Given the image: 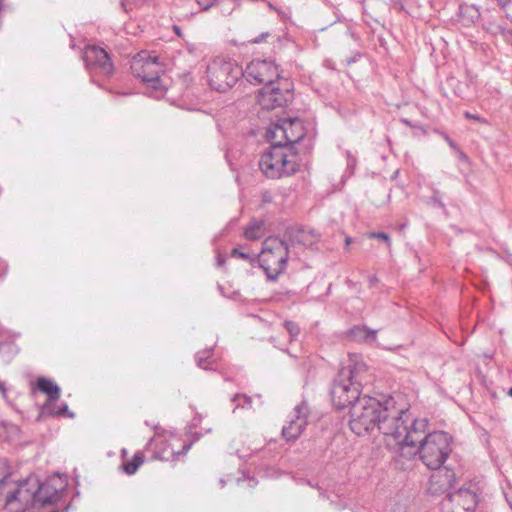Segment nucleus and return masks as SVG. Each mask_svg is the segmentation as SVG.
Returning a JSON list of instances; mask_svg holds the SVG:
<instances>
[{
    "label": "nucleus",
    "instance_id": "a18cd8bd",
    "mask_svg": "<svg viewBox=\"0 0 512 512\" xmlns=\"http://www.w3.org/2000/svg\"><path fill=\"white\" fill-rule=\"evenodd\" d=\"M510 396H512V387L509 389V393H508Z\"/></svg>",
    "mask_w": 512,
    "mask_h": 512
},
{
    "label": "nucleus",
    "instance_id": "c9c22d12",
    "mask_svg": "<svg viewBox=\"0 0 512 512\" xmlns=\"http://www.w3.org/2000/svg\"><path fill=\"white\" fill-rule=\"evenodd\" d=\"M351 242H352V238L347 236L345 238L346 249H348V246L351 244Z\"/></svg>",
    "mask_w": 512,
    "mask_h": 512
},
{
    "label": "nucleus",
    "instance_id": "7ed1b4c3",
    "mask_svg": "<svg viewBox=\"0 0 512 512\" xmlns=\"http://www.w3.org/2000/svg\"><path fill=\"white\" fill-rule=\"evenodd\" d=\"M427 426V419H416L410 415L405 430L397 440L399 445L392 451L405 459H411L418 454L427 468L437 470L443 466L452 451V438L444 431L427 433Z\"/></svg>",
    "mask_w": 512,
    "mask_h": 512
},
{
    "label": "nucleus",
    "instance_id": "cd10ccee",
    "mask_svg": "<svg viewBox=\"0 0 512 512\" xmlns=\"http://www.w3.org/2000/svg\"><path fill=\"white\" fill-rule=\"evenodd\" d=\"M197 2L203 11H207L216 4L217 0H198Z\"/></svg>",
    "mask_w": 512,
    "mask_h": 512
},
{
    "label": "nucleus",
    "instance_id": "393cba45",
    "mask_svg": "<svg viewBox=\"0 0 512 512\" xmlns=\"http://www.w3.org/2000/svg\"><path fill=\"white\" fill-rule=\"evenodd\" d=\"M427 204L431 205L433 207H439V208H442L443 210H445V205L442 202V200L440 198V192L437 189L433 190V194H432V196H430L428 198Z\"/></svg>",
    "mask_w": 512,
    "mask_h": 512
},
{
    "label": "nucleus",
    "instance_id": "5701e85b",
    "mask_svg": "<svg viewBox=\"0 0 512 512\" xmlns=\"http://www.w3.org/2000/svg\"><path fill=\"white\" fill-rule=\"evenodd\" d=\"M143 463V457L140 454H135L133 459L124 464V471L128 475H133Z\"/></svg>",
    "mask_w": 512,
    "mask_h": 512
},
{
    "label": "nucleus",
    "instance_id": "b1692460",
    "mask_svg": "<svg viewBox=\"0 0 512 512\" xmlns=\"http://www.w3.org/2000/svg\"><path fill=\"white\" fill-rule=\"evenodd\" d=\"M43 413L50 414L53 416H67L69 418H73L74 414L69 411L68 405L63 404L58 410L55 409V405L52 406V411H43Z\"/></svg>",
    "mask_w": 512,
    "mask_h": 512
},
{
    "label": "nucleus",
    "instance_id": "f3484780",
    "mask_svg": "<svg viewBox=\"0 0 512 512\" xmlns=\"http://www.w3.org/2000/svg\"><path fill=\"white\" fill-rule=\"evenodd\" d=\"M37 388L48 397L47 402L43 406V411H52L54 402L60 397L59 386L48 378L40 377L37 380Z\"/></svg>",
    "mask_w": 512,
    "mask_h": 512
},
{
    "label": "nucleus",
    "instance_id": "9b49d317",
    "mask_svg": "<svg viewBox=\"0 0 512 512\" xmlns=\"http://www.w3.org/2000/svg\"><path fill=\"white\" fill-rule=\"evenodd\" d=\"M478 503L477 494L468 488L447 493L440 502L439 512H473Z\"/></svg>",
    "mask_w": 512,
    "mask_h": 512
},
{
    "label": "nucleus",
    "instance_id": "473e14b6",
    "mask_svg": "<svg viewBox=\"0 0 512 512\" xmlns=\"http://www.w3.org/2000/svg\"><path fill=\"white\" fill-rule=\"evenodd\" d=\"M273 200V196L270 192L268 191H265L263 194H262V202L263 203H271Z\"/></svg>",
    "mask_w": 512,
    "mask_h": 512
},
{
    "label": "nucleus",
    "instance_id": "423d86ee",
    "mask_svg": "<svg viewBox=\"0 0 512 512\" xmlns=\"http://www.w3.org/2000/svg\"><path fill=\"white\" fill-rule=\"evenodd\" d=\"M289 253V244L286 239L270 236L264 240L260 264L268 279L276 280L285 271Z\"/></svg>",
    "mask_w": 512,
    "mask_h": 512
},
{
    "label": "nucleus",
    "instance_id": "a878e982",
    "mask_svg": "<svg viewBox=\"0 0 512 512\" xmlns=\"http://www.w3.org/2000/svg\"><path fill=\"white\" fill-rule=\"evenodd\" d=\"M284 327H285L286 331L289 333L291 340L296 339L300 333V328H299L298 324H296L293 321H285Z\"/></svg>",
    "mask_w": 512,
    "mask_h": 512
},
{
    "label": "nucleus",
    "instance_id": "0eeeda50",
    "mask_svg": "<svg viewBox=\"0 0 512 512\" xmlns=\"http://www.w3.org/2000/svg\"><path fill=\"white\" fill-rule=\"evenodd\" d=\"M243 75V69L231 61L216 58L207 66L210 87L219 92L232 88Z\"/></svg>",
    "mask_w": 512,
    "mask_h": 512
},
{
    "label": "nucleus",
    "instance_id": "79ce46f5",
    "mask_svg": "<svg viewBox=\"0 0 512 512\" xmlns=\"http://www.w3.org/2000/svg\"><path fill=\"white\" fill-rule=\"evenodd\" d=\"M449 144H450L451 147H453V148L455 147V145H454V143L452 141H449Z\"/></svg>",
    "mask_w": 512,
    "mask_h": 512
},
{
    "label": "nucleus",
    "instance_id": "dca6fc26",
    "mask_svg": "<svg viewBox=\"0 0 512 512\" xmlns=\"http://www.w3.org/2000/svg\"><path fill=\"white\" fill-rule=\"evenodd\" d=\"M285 237H287L292 244L311 247L318 242L320 235L313 229L290 228L286 231Z\"/></svg>",
    "mask_w": 512,
    "mask_h": 512
},
{
    "label": "nucleus",
    "instance_id": "f704fd0d",
    "mask_svg": "<svg viewBox=\"0 0 512 512\" xmlns=\"http://www.w3.org/2000/svg\"><path fill=\"white\" fill-rule=\"evenodd\" d=\"M378 281L377 277L375 275H372L369 277V283L370 285H374Z\"/></svg>",
    "mask_w": 512,
    "mask_h": 512
},
{
    "label": "nucleus",
    "instance_id": "4be33fe9",
    "mask_svg": "<svg viewBox=\"0 0 512 512\" xmlns=\"http://www.w3.org/2000/svg\"><path fill=\"white\" fill-rule=\"evenodd\" d=\"M232 402L235 404L233 412L238 408L249 409L252 405L251 397L245 394H236L232 398Z\"/></svg>",
    "mask_w": 512,
    "mask_h": 512
},
{
    "label": "nucleus",
    "instance_id": "7c9ffc66",
    "mask_svg": "<svg viewBox=\"0 0 512 512\" xmlns=\"http://www.w3.org/2000/svg\"><path fill=\"white\" fill-rule=\"evenodd\" d=\"M231 255H232L233 257H239V258H242V259H245V260H248V259H249V255H248L247 253H245V252H241V251H240L239 249H237V248H234V249L232 250Z\"/></svg>",
    "mask_w": 512,
    "mask_h": 512
},
{
    "label": "nucleus",
    "instance_id": "4c0bfd02",
    "mask_svg": "<svg viewBox=\"0 0 512 512\" xmlns=\"http://www.w3.org/2000/svg\"><path fill=\"white\" fill-rule=\"evenodd\" d=\"M274 475V471L270 472L269 470L265 471V476L272 477Z\"/></svg>",
    "mask_w": 512,
    "mask_h": 512
},
{
    "label": "nucleus",
    "instance_id": "58836bf2",
    "mask_svg": "<svg viewBox=\"0 0 512 512\" xmlns=\"http://www.w3.org/2000/svg\"><path fill=\"white\" fill-rule=\"evenodd\" d=\"M268 7H269L271 10L277 11L276 7H275L272 3H268Z\"/></svg>",
    "mask_w": 512,
    "mask_h": 512
},
{
    "label": "nucleus",
    "instance_id": "ea45409f",
    "mask_svg": "<svg viewBox=\"0 0 512 512\" xmlns=\"http://www.w3.org/2000/svg\"><path fill=\"white\" fill-rule=\"evenodd\" d=\"M217 263H218V265L220 266V265H222L223 260H222L220 257H218V259H217Z\"/></svg>",
    "mask_w": 512,
    "mask_h": 512
},
{
    "label": "nucleus",
    "instance_id": "20e7f679",
    "mask_svg": "<svg viewBox=\"0 0 512 512\" xmlns=\"http://www.w3.org/2000/svg\"><path fill=\"white\" fill-rule=\"evenodd\" d=\"M367 366L358 355L349 356L348 364L342 367L334 379L331 399L337 409L352 408L361 399V386L367 382Z\"/></svg>",
    "mask_w": 512,
    "mask_h": 512
},
{
    "label": "nucleus",
    "instance_id": "1a4fd4ad",
    "mask_svg": "<svg viewBox=\"0 0 512 512\" xmlns=\"http://www.w3.org/2000/svg\"><path fill=\"white\" fill-rule=\"evenodd\" d=\"M130 68L136 78L148 83L154 89L159 88L160 75L163 73L164 67L159 62L157 55L141 51L132 58Z\"/></svg>",
    "mask_w": 512,
    "mask_h": 512
},
{
    "label": "nucleus",
    "instance_id": "6e6552de",
    "mask_svg": "<svg viewBox=\"0 0 512 512\" xmlns=\"http://www.w3.org/2000/svg\"><path fill=\"white\" fill-rule=\"evenodd\" d=\"M293 99V84L288 78L279 77L268 85L263 86L257 95L259 105L266 110H272L288 104Z\"/></svg>",
    "mask_w": 512,
    "mask_h": 512
},
{
    "label": "nucleus",
    "instance_id": "6ab92c4d",
    "mask_svg": "<svg viewBox=\"0 0 512 512\" xmlns=\"http://www.w3.org/2000/svg\"><path fill=\"white\" fill-rule=\"evenodd\" d=\"M487 32L494 36H501L505 41L512 39V30L508 29L505 25L496 21H489L485 25Z\"/></svg>",
    "mask_w": 512,
    "mask_h": 512
},
{
    "label": "nucleus",
    "instance_id": "c85d7f7f",
    "mask_svg": "<svg viewBox=\"0 0 512 512\" xmlns=\"http://www.w3.org/2000/svg\"><path fill=\"white\" fill-rule=\"evenodd\" d=\"M464 116H465L467 119H470V120H474V121L481 122V123H486V120H485L483 117H481V116H479V115H477V114H472V113H470V112H468V111H466V112L464 113Z\"/></svg>",
    "mask_w": 512,
    "mask_h": 512
},
{
    "label": "nucleus",
    "instance_id": "a211bd4d",
    "mask_svg": "<svg viewBox=\"0 0 512 512\" xmlns=\"http://www.w3.org/2000/svg\"><path fill=\"white\" fill-rule=\"evenodd\" d=\"M378 330L370 329L365 325H356L349 330L351 340L358 343L372 344L376 342Z\"/></svg>",
    "mask_w": 512,
    "mask_h": 512
},
{
    "label": "nucleus",
    "instance_id": "412c9836",
    "mask_svg": "<svg viewBox=\"0 0 512 512\" xmlns=\"http://www.w3.org/2000/svg\"><path fill=\"white\" fill-rule=\"evenodd\" d=\"M212 356V349H205L201 352H198L195 356L197 366L204 370L211 369L210 365L212 364Z\"/></svg>",
    "mask_w": 512,
    "mask_h": 512
},
{
    "label": "nucleus",
    "instance_id": "c756f323",
    "mask_svg": "<svg viewBox=\"0 0 512 512\" xmlns=\"http://www.w3.org/2000/svg\"><path fill=\"white\" fill-rule=\"evenodd\" d=\"M269 35L270 34L268 32H263L259 36H257L256 38L252 39L251 43H253V44L262 43V42L266 41V39H267V37H269Z\"/></svg>",
    "mask_w": 512,
    "mask_h": 512
},
{
    "label": "nucleus",
    "instance_id": "ddd939ff",
    "mask_svg": "<svg viewBox=\"0 0 512 512\" xmlns=\"http://www.w3.org/2000/svg\"><path fill=\"white\" fill-rule=\"evenodd\" d=\"M304 136L302 124L298 119H287L282 124H276L268 131V138L281 141L283 147L299 142Z\"/></svg>",
    "mask_w": 512,
    "mask_h": 512
},
{
    "label": "nucleus",
    "instance_id": "e433bc0d",
    "mask_svg": "<svg viewBox=\"0 0 512 512\" xmlns=\"http://www.w3.org/2000/svg\"><path fill=\"white\" fill-rule=\"evenodd\" d=\"M355 163H356V160H355L354 158H353V159H351V160H350V159L348 160V166H349V167L354 166V165H355Z\"/></svg>",
    "mask_w": 512,
    "mask_h": 512
},
{
    "label": "nucleus",
    "instance_id": "2eb2a0df",
    "mask_svg": "<svg viewBox=\"0 0 512 512\" xmlns=\"http://www.w3.org/2000/svg\"><path fill=\"white\" fill-rule=\"evenodd\" d=\"M429 480V492L433 495L452 493L451 489L456 481L454 471L447 468L437 469Z\"/></svg>",
    "mask_w": 512,
    "mask_h": 512
},
{
    "label": "nucleus",
    "instance_id": "9d476101",
    "mask_svg": "<svg viewBox=\"0 0 512 512\" xmlns=\"http://www.w3.org/2000/svg\"><path fill=\"white\" fill-rule=\"evenodd\" d=\"M247 82L253 85H268L278 79L280 72L278 66L272 60H252L243 70V75Z\"/></svg>",
    "mask_w": 512,
    "mask_h": 512
},
{
    "label": "nucleus",
    "instance_id": "a19ab883",
    "mask_svg": "<svg viewBox=\"0 0 512 512\" xmlns=\"http://www.w3.org/2000/svg\"><path fill=\"white\" fill-rule=\"evenodd\" d=\"M174 29H175V32H176L177 34H179V27L174 26Z\"/></svg>",
    "mask_w": 512,
    "mask_h": 512
},
{
    "label": "nucleus",
    "instance_id": "c03bdc74",
    "mask_svg": "<svg viewBox=\"0 0 512 512\" xmlns=\"http://www.w3.org/2000/svg\"><path fill=\"white\" fill-rule=\"evenodd\" d=\"M460 158L466 159V156L463 153H461Z\"/></svg>",
    "mask_w": 512,
    "mask_h": 512
},
{
    "label": "nucleus",
    "instance_id": "2f4dec72",
    "mask_svg": "<svg viewBox=\"0 0 512 512\" xmlns=\"http://www.w3.org/2000/svg\"><path fill=\"white\" fill-rule=\"evenodd\" d=\"M503 9H512V0H496Z\"/></svg>",
    "mask_w": 512,
    "mask_h": 512
},
{
    "label": "nucleus",
    "instance_id": "bb28decb",
    "mask_svg": "<svg viewBox=\"0 0 512 512\" xmlns=\"http://www.w3.org/2000/svg\"><path fill=\"white\" fill-rule=\"evenodd\" d=\"M369 237L370 238H378V239L384 241L385 243H387L388 245H390V237L388 234H386L384 232H371L369 234Z\"/></svg>",
    "mask_w": 512,
    "mask_h": 512
},
{
    "label": "nucleus",
    "instance_id": "f8f14e48",
    "mask_svg": "<svg viewBox=\"0 0 512 512\" xmlns=\"http://www.w3.org/2000/svg\"><path fill=\"white\" fill-rule=\"evenodd\" d=\"M83 61L87 70L91 73L110 77L114 72V66L108 53L98 46H87L83 52Z\"/></svg>",
    "mask_w": 512,
    "mask_h": 512
},
{
    "label": "nucleus",
    "instance_id": "aec40b11",
    "mask_svg": "<svg viewBox=\"0 0 512 512\" xmlns=\"http://www.w3.org/2000/svg\"><path fill=\"white\" fill-rule=\"evenodd\" d=\"M264 234V223L262 221H252L244 230V236L248 240H257Z\"/></svg>",
    "mask_w": 512,
    "mask_h": 512
},
{
    "label": "nucleus",
    "instance_id": "f03ea898",
    "mask_svg": "<svg viewBox=\"0 0 512 512\" xmlns=\"http://www.w3.org/2000/svg\"><path fill=\"white\" fill-rule=\"evenodd\" d=\"M410 420V413L405 408H398L394 397L379 400L362 396L350 409L349 426L358 436L370 434L375 430L383 435L386 447L392 451L399 445L397 440Z\"/></svg>",
    "mask_w": 512,
    "mask_h": 512
},
{
    "label": "nucleus",
    "instance_id": "4468645a",
    "mask_svg": "<svg viewBox=\"0 0 512 512\" xmlns=\"http://www.w3.org/2000/svg\"><path fill=\"white\" fill-rule=\"evenodd\" d=\"M309 414L306 402L298 404L289 416L288 425L282 428V436L287 440H296L307 425V417Z\"/></svg>",
    "mask_w": 512,
    "mask_h": 512
},
{
    "label": "nucleus",
    "instance_id": "39448f33",
    "mask_svg": "<svg viewBox=\"0 0 512 512\" xmlns=\"http://www.w3.org/2000/svg\"><path fill=\"white\" fill-rule=\"evenodd\" d=\"M271 147L260 158L259 168L262 173L272 179L290 176L298 169L297 155L291 147H283L281 141L269 139Z\"/></svg>",
    "mask_w": 512,
    "mask_h": 512
},
{
    "label": "nucleus",
    "instance_id": "f257e3e1",
    "mask_svg": "<svg viewBox=\"0 0 512 512\" xmlns=\"http://www.w3.org/2000/svg\"><path fill=\"white\" fill-rule=\"evenodd\" d=\"M67 486V477L54 474L44 482L36 475L25 479L12 478L8 461L0 458V509L24 512L57 503Z\"/></svg>",
    "mask_w": 512,
    "mask_h": 512
},
{
    "label": "nucleus",
    "instance_id": "72a5a7b5",
    "mask_svg": "<svg viewBox=\"0 0 512 512\" xmlns=\"http://www.w3.org/2000/svg\"><path fill=\"white\" fill-rule=\"evenodd\" d=\"M0 393L2 394L3 397L6 396V388H5V385L3 382L0 381Z\"/></svg>",
    "mask_w": 512,
    "mask_h": 512
},
{
    "label": "nucleus",
    "instance_id": "37998d69",
    "mask_svg": "<svg viewBox=\"0 0 512 512\" xmlns=\"http://www.w3.org/2000/svg\"><path fill=\"white\" fill-rule=\"evenodd\" d=\"M191 447V444L184 447L185 450H188Z\"/></svg>",
    "mask_w": 512,
    "mask_h": 512
}]
</instances>
